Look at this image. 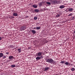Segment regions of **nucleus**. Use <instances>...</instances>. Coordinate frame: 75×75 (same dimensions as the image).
<instances>
[{"instance_id": "17", "label": "nucleus", "mask_w": 75, "mask_h": 75, "mask_svg": "<svg viewBox=\"0 0 75 75\" xmlns=\"http://www.w3.org/2000/svg\"><path fill=\"white\" fill-rule=\"evenodd\" d=\"M65 65H68L69 64V63L68 62H66L65 63Z\"/></svg>"}, {"instance_id": "20", "label": "nucleus", "mask_w": 75, "mask_h": 75, "mask_svg": "<svg viewBox=\"0 0 75 75\" xmlns=\"http://www.w3.org/2000/svg\"><path fill=\"white\" fill-rule=\"evenodd\" d=\"M57 17H59L60 16V15L59 14H57L56 16Z\"/></svg>"}, {"instance_id": "28", "label": "nucleus", "mask_w": 75, "mask_h": 75, "mask_svg": "<svg viewBox=\"0 0 75 75\" xmlns=\"http://www.w3.org/2000/svg\"><path fill=\"white\" fill-rule=\"evenodd\" d=\"M6 54H8V52H7L6 53Z\"/></svg>"}, {"instance_id": "30", "label": "nucleus", "mask_w": 75, "mask_h": 75, "mask_svg": "<svg viewBox=\"0 0 75 75\" xmlns=\"http://www.w3.org/2000/svg\"><path fill=\"white\" fill-rule=\"evenodd\" d=\"M74 38L75 39V35L74 36Z\"/></svg>"}, {"instance_id": "11", "label": "nucleus", "mask_w": 75, "mask_h": 75, "mask_svg": "<svg viewBox=\"0 0 75 75\" xmlns=\"http://www.w3.org/2000/svg\"><path fill=\"white\" fill-rule=\"evenodd\" d=\"M17 13H13V16H15L16 17L17 16H18Z\"/></svg>"}, {"instance_id": "2", "label": "nucleus", "mask_w": 75, "mask_h": 75, "mask_svg": "<svg viewBox=\"0 0 75 75\" xmlns=\"http://www.w3.org/2000/svg\"><path fill=\"white\" fill-rule=\"evenodd\" d=\"M50 2L52 4H55L57 3V1L56 0H51Z\"/></svg>"}, {"instance_id": "4", "label": "nucleus", "mask_w": 75, "mask_h": 75, "mask_svg": "<svg viewBox=\"0 0 75 75\" xmlns=\"http://www.w3.org/2000/svg\"><path fill=\"white\" fill-rule=\"evenodd\" d=\"M25 28L24 26H22L21 27L20 30L21 31H23V30H25Z\"/></svg>"}, {"instance_id": "6", "label": "nucleus", "mask_w": 75, "mask_h": 75, "mask_svg": "<svg viewBox=\"0 0 75 75\" xmlns=\"http://www.w3.org/2000/svg\"><path fill=\"white\" fill-rule=\"evenodd\" d=\"M37 55L38 56H39V57H40L42 55V53L41 52H39L38 53Z\"/></svg>"}, {"instance_id": "19", "label": "nucleus", "mask_w": 75, "mask_h": 75, "mask_svg": "<svg viewBox=\"0 0 75 75\" xmlns=\"http://www.w3.org/2000/svg\"><path fill=\"white\" fill-rule=\"evenodd\" d=\"M75 68L73 67L71 68V71H75Z\"/></svg>"}, {"instance_id": "14", "label": "nucleus", "mask_w": 75, "mask_h": 75, "mask_svg": "<svg viewBox=\"0 0 75 75\" xmlns=\"http://www.w3.org/2000/svg\"><path fill=\"white\" fill-rule=\"evenodd\" d=\"M31 32L33 34H35L36 33V31H35L34 30H31Z\"/></svg>"}, {"instance_id": "27", "label": "nucleus", "mask_w": 75, "mask_h": 75, "mask_svg": "<svg viewBox=\"0 0 75 75\" xmlns=\"http://www.w3.org/2000/svg\"><path fill=\"white\" fill-rule=\"evenodd\" d=\"M11 18H14V17L13 16H11Z\"/></svg>"}, {"instance_id": "26", "label": "nucleus", "mask_w": 75, "mask_h": 75, "mask_svg": "<svg viewBox=\"0 0 75 75\" xmlns=\"http://www.w3.org/2000/svg\"><path fill=\"white\" fill-rule=\"evenodd\" d=\"M2 40V39L1 38V37H0V41H1Z\"/></svg>"}, {"instance_id": "7", "label": "nucleus", "mask_w": 75, "mask_h": 75, "mask_svg": "<svg viewBox=\"0 0 75 75\" xmlns=\"http://www.w3.org/2000/svg\"><path fill=\"white\" fill-rule=\"evenodd\" d=\"M46 4H47V5L48 6H51V2H46Z\"/></svg>"}, {"instance_id": "12", "label": "nucleus", "mask_w": 75, "mask_h": 75, "mask_svg": "<svg viewBox=\"0 0 75 75\" xmlns=\"http://www.w3.org/2000/svg\"><path fill=\"white\" fill-rule=\"evenodd\" d=\"M64 7H65V6L64 5H61L59 7V8H64Z\"/></svg>"}, {"instance_id": "23", "label": "nucleus", "mask_w": 75, "mask_h": 75, "mask_svg": "<svg viewBox=\"0 0 75 75\" xmlns=\"http://www.w3.org/2000/svg\"><path fill=\"white\" fill-rule=\"evenodd\" d=\"M6 58V56L5 55L3 57V58H4V59Z\"/></svg>"}, {"instance_id": "18", "label": "nucleus", "mask_w": 75, "mask_h": 75, "mask_svg": "<svg viewBox=\"0 0 75 75\" xmlns=\"http://www.w3.org/2000/svg\"><path fill=\"white\" fill-rule=\"evenodd\" d=\"M11 67L12 68H14V67H16V65L15 64L12 65H11Z\"/></svg>"}, {"instance_id": "3", "label": "nucleus", "mask_w": 75, "mask_h": 75, "mask_svg": "<svg viewBox=\"0 0 75 75\" xmlns=\"http://www.w3.org/2000/svg\"><path fill=\"white\" fill-rule=\"evenodd\" d=\"M9 59H10V60H12V59H14V57L12 56H10L9 57Z\"/></svg>"}, {"instance_id": "1", "label": "nucleus", "mask_w": 75, "mask_h": 75, "mask_svg": "<svg viewBox=\"0 0 75 75\" xmlns=\"http://www.w3.org/2000/svg\"><path fill=\"white\" fill-rule=\"evenodd\" d=\"M46 62H49L50 63H52L54 62V61L52 58L47 59H46Z\"/></svg>"}, {"instance_id": "15", "label": "nucleus", "mask_w": 75, "mask_h": 75, "mask_svg": "<svg viewBox=\"0 0 75 75\" xmlns=\"http://www.w3.org/2000/svg\"><path fill=\"white\" fill-rule=\"evenodd\" d=\"M18 53H20V52H21V48L18 49Z\"/></svg>"}, {"instance_id": "13", "label": "nucleus", "mask_w": 75, "mask_h": 75, "mask_svg": "<svg viewBox=\"0 0 75 75\" xmlns=\"http://www.w3.org/2000/svg\"><path fill=\"white\" fill-rule=\"evenodd\" d=\"M3 57V54L2 53H0V58H1Z\"/></svg>"}, {"instance_id": "21", "label": "nucleus", "mask_w": 75, "mask_h": 75, "mask_svg": "<svg viewBox=\"0 0 75 75\" xmlns=\"http://www.w3.org/2000/svg\"><path fill=\"white\" fill-rule=\"evenodd\" d=\"M37 18H37V17H34V20H37Z\"/></svg>"}, {"instance_id": "5", "label": "nucleus", "mask_w": 75, "mask_h": 75, "mask_svg": "<svg viewBox=\"0 0 75 75\" xmlns=\"http://www.w3.org/2000/svg\"><path fill=\"white\" fill-rule=\"evenodd\" d=\"M49 69H50V67H45V69H44V71H48Z\"/></svg>"}, {"instance_id": "8", "label": "nucleus", "mask_w": 75, "mask_h": 75, "mask_svg": "<svg viewBox=\"0 0 75 75\" xmlns=\"http://www.w3.org/2000/svg\"><path fill=\"white\" fill-rule=\"evenodd\" d=\"M41 58V57H38L36 58V59L38 60H39V59H40Z\"/></svg>"}, {"instance_id": "24", "label": "nucleus", "mask_w": 75, "mask_h": 75, "mask_svg": "<svg viewBox=\"0 0 75 75\" xmlns=\"http://www.w3.org/2000/svg\"><path fill=\"white\" fill-rule=\"evenodd\" d=\"M65 62L64 61H62L61 62V64H64Z\"/></svg>"}, {"instance_id": "25", "label": "nucleus", "mask_w": 75, "mask_h": 75, "mask_svg": "<svg viewBox=\"0 0 75 75\" xmlns=\"http://www.w3.org/2000/svg\"><path fill=\"white\" fill-rule=\"evenodd\" d=\"M72 13H70L69 15L68 16H72Z\"/></svg>"}, {"instance_id": "29", "label": "nucleus", "mask_w": 75, "mask_h": 75, "mask_svg": "<svg viewBox=\"0 0 75 75\" xmlns=\"http://www.w3.org/2000/svg\"><path fill=\"white\" fill-rule=\"evenodd\" d=\"M9 18H10L11 19V17H9Z\"/></svg>"}, {"instance_id": "31", "label": "nucleus", "mask_w": 75, "mask_h": 75, "mask_svg": "<svg viewBox=\"0 0 75 75\" xmlns=\"http://www.w3.org/2000/svg\"><path fill=\"white\" fill-rule=\"evenodd\" d=\"M41 57H42V56H41Z\"/></svg>"}, {"instance_id": "10", "label": "nucleus", "mask_w": 75, "mask_h": 75, "mask_svg": "<svg viewBox=\"0 0 75 75\" xmlns=\"http://www.w3.org/2000/svg\"><path fill=\"white\" fill-rule=\"evenodd\" d=\"M68 10L69 11L72 12V10H73V9H72V8H69L68 9Z\"/></svg>"}, {"instance_id": "9", "label": "nucleus", "mask_w": 75, "mask_h": 75, "mask_svg": "<svg viewBox=\"0 0 75 75\" xmlns=\"http://www.w3.org/2000/svg\"><path fill=\"white\" fill-rule=\"evenodd\" d=\"M33 8H37V5L34 4L33 5Z\"/></svg>"}, {"instance_id": "16", "label": "nucleus", "mask_w": 75, "mask_h": 75, "mask_svg": "<svg viewBox=\"0 0 75 75\" xmlns=\"http://www.w3.org/2000/svg\"><path fill=\"white\" fill-rule=\"evenodd\" d=\"M35 13H38V12H39V10L36 9L35 10Z\"/></svg>"}, {"instance_id": "22", "label": "nucleus", "mask_w": 75, "mask_h": 75, "mask_svg": "<svg viewBox=\"0 0 75 75\" xmlns=\"http://www.w3.org/2000/svg\"><path fill=\"white\" fill-rule=\"evenodd\" d=\"M40 27H36V29H37V30H40Z\"/></svg>"}]
</instances>
